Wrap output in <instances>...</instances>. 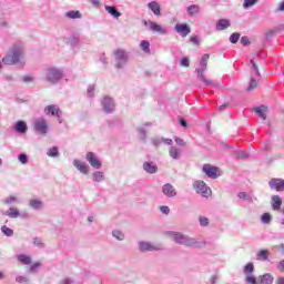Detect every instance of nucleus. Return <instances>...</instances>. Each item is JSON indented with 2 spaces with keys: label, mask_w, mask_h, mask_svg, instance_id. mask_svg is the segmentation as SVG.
Listing matches in <instances>:
<instances>
[{
  "label": "nucleus",
  "mask_w": 284,
  "mask_h": 284,
  "mask_svg": "<svg viewBox=\"0 0 284 284\" xmlns=\"http://www.w3.org/2000/svg\"><path fill=\"white\" fill-rule=\"evenodd\" d=\"M261 221L262 223H264L265 225H270L272 223V215L270 213H264L261 216Z\"/></svg>",
  "instance_id": "nucleus-43"
},
{
  "label": "nucleus",
  "mask_w": 284,
  "mask_h": 284,
  "mask_svg": "<svg viewBox=\"0 0 284 284\" xmlns=\"http://www.w3.org/2000/svg\"><path fill=\"white\" fill-rule=\"evenodd\" d=\"M165 236L169 239H172L174 243L178 245H184V247H193L194 250H203V247L207 246L206 241H200L195 237H191L187 235H184L183 233L174 232V231H168L165 232Z\"/></svg>",
  "instance_id": "nucleus-1"
},
{
  "label": "nucleus",
  "mask_w": 284,
  "mask_h": 284,
  "mask_svg": "<svg viewBox=\"0 0 284 284\" xmlns=\"http://www.w3.org/2000/svg\"><path fill=\"white\" fill-rule=\"evenodd\" d=\"M236 159H250V153L246 151H240L236 153Z\"/></svg>",
  "instance_id": "nucleus-54"
},
{
  "label": "nucleus",
  "mask_w": 284,
  "mask_h": 284,
  "mask_svg": "<svg viewBox=\"0 0 284 284\" xmlns=\"http://www.w3.org/2000/svg\"><path fill=\"white\" fill-rule=\"evenodd\" d=\"M245 283L246 284H260L257 281H256V277L254 275H246L245 277Z\"/></svg>",
  "instance_id": "nucleus-50"
},
{
  "label": "nucleus",
  "mask_w": 284,
  "mask_h": 284,
  "mask_svg": "<svg viewBox=\"0 0 284 284\" xmlns=\"http://www.w3.org/2000/svg\"><path fill=\"white\" fill-rule=\"evenodd\" d=\"M199 223L201 227H207V225H210V219H207L206 216H200Z\"/></svg>",
  "instance_id": "nucleus-47"
},
{
  "label": "nucleus",
  "mask_w": 284,
  "mask_h": 284,
  "mask_svg": "<svg viewBox=\"0 0 284 284\" xmlns=\"http://www.w3.org/2000/svg\"><path fill=\"white\" fill-rule=\"evenodd\" d=\"M245 276H252L254 274V263L250 262L244 266Z\"/></svg>",
  "instance_id": "nucleus-37"
},
{
  "label": "nucleus",
  "mask_w": 284,
  "mask_h": 284,
  "mask_svg": "<svg viewBox=\"0 0 284 284\" xmlns=\"http://www.w3.org/2000/svg\"><path fill=\"white\" fill-rule=\"evenodd\" d=\"M4 216H9V219H19V216H21V212H19V209L17 207H9L4 212Z\"/></svg>",
  "instance_id": "nucleus-29"
},
{
  "label": "nucleus",
  "mask_w": 284,
  "mask_h": 284,
  "mask_svg": "<svg viewBox=\"0 0 284 284\" xmlns=\"http://www.w3.org/2000/svg\"><path fill=\"white\" fill-rule=\"evenodd\" d=\"M176 145H180L181 148H185V141L181 138H175L174 139Z\"/></svg>",
  "instance_id": "nucleus-57"
},
{
  "label": "nucleus",
  "mask_w": 284,
  "mask_h": 284,
  "mask_svg": "<svg viewBox=\"0 0 284 284\" xmlns=\"http://www.w3.org/2000/svg\"><path fill=\"white\" fill-rule=\"evenodd\" d=\"M47 154H48L51 159H57L58 156H60L59 148L52 146L51 149H49V151L47 152Z\"/></svg>",
  "instance_id": "nucleus-39"
},
{
  "label": "nucleus",
  "mask_w": 284,
  "mask_h": 284,
  "mask_svg": "<svg viewBox=\"0 0 284 284\" xmlns=\"http://www.w3.org/2000/svg\"><path fill=\"white\" fill-rule=\"evenodd\" d=\"M174 30L175 32H178V34L182 36L183 38L187 37V34L192 32V29H190V26H187L186 23L176 24L174 27Z\"/></svg>",
  "instance_id": "nucleus-17"
},
{
  "label": "nucleus",
  "mask_w": 284,
  "mask_h": 284,
  "mask_svg": "<svg viewBox=\"0 0 284 284\" xmlns=\"http://www.w3.org/2000/svg\"><path fill=\"white\" fill-rule=\"evenodd\" d=\"M240 39H241V33H232L230 36L231 43H239Z\"/></svg>",
  "instance_id": "nucleus-51"
},
{
  "label": "nucleus",
  "mask_w": 284,
  "mask_h": 284,
  "mask_svg": "<svg viewBox=\"0 0 284 284\" xmlns=\"http://www.w3.org/2000/svg\"><path fill=\"white\" fill-rule=\"evenodd\" d=\"M16 283H26V284H30V277L23 276V275H18V276L16 277Z\"/></svg>",
  "instance_id": "nucleus-46"
},
{
  "label": "nucleus",
  "mask_w": 284,
  "mask_h": 284,
  "mask_svg": "<svg viewBox=\"0 0 284 284\" xmlns=\"http://www.w3.org/2000/svg\"><path fill=\"white\" fill-rule=\"evenodd\" d=\"M275 284H284V276L277 277Z\"/></svg>",
  "instance_id": "nucleus-64"
},
{
  "label": "nucleus",
  "mask_w": 284,
  "mask_h": 284,
  "mask_svg": "<svg viewBox=\"0 0 284 284\" xmlns=\"http://www.w3.org/2000/svg\"><path fill=\"white\" fill-rule=\"evenodd\" d=\"M258 3V0H244L243 8L244 10H248V8H252V6H256Z\"/></svg>",
  "instance_id": "nucleus-44"
},
{
  "label": "nucleus",
  "mask_w": 284,
  "mask_h": 284,
  "mask_svg": "<svg viewBox=\"0 0 284 284\" xmlns=\"http://www.w3.org/2000/svg\"><path fill=\"white\" fill-rule=\"evenodd\" d=\"M138 132H139V134H140V139H141L142 141H145V139H146V131H145V128H143V126L138 128Z\"/></svg>",
  "instance_id": "nucleus-53"
},
{
  "label": "nucleus",
  "mask_w": 284,
  "mask_h": 284,
  "mask_svg": "<svg viewBox=\"0 0 284 284\" xmlns=\"http://www.w3.org/2000/svg\"><path fill=\"white\" fill-rule=\"evenodd\" d=\"M87 97H89L90 99H92V97H94V85L91 84L88 87Z\"/></svg>",
  "instance_id": "nucleus-55"
},
{
  "label": "nucleus",
  "mask_w": 284,
  "mask_h": 284,
  "mask_svg": "<svg viewBox=\"0 0 284 284\" xmlns=\"http://www.w3.org/2000/svg\"><path fill=\"white\" fill-rule=\"evenodd\" d=\"M254 113L260 116L263 121L267 119V106L261 105L253 109Z\"/></svg>",
  "instance_id": "nucleus-27"
},
{
  "label": "nucleus",
  "mask_w": 284,
  "mask_h": 284,
  "mask_svg": "<svg viewBox=\"0 0 284 284\" xmlns=\"http://www.w3.org/2000/svg\"><path fill=\"white\" fill-rule=\"evenodd\" d=\"M139 252H162L163 245L162 244H152L151 242L141 241L138 243Z\"/></svg>",
  "instance_id": "nucleus-5"
},
{
  "label": "nucleus",
  "mask_w": 284,
  "mask_h": 284,
  "mask_svg": "<svg viewBox=\"0 0 284 284\" xmlns=\"http://www.w3.org/2000/svg\"><path fill=\"white\" fill-rule=\"evenodd\" d=\"M65 17L67 19H81L82 14L79 11L71 10L65 13Z\"/></svg>",
  "instance_id": "nucleus-38"
},
{
  "label": "nucleus",
  "mask_w": 284,
  "mask_h": 284,
  "mask_svg": "<svg viewBox=\"0 0 284 284\" xmlns=\"http://www.w3.org/2000/svg\"><path fill=\"white\" fill-rule=\"evenodd\" d=\"M1 232L4 236H14V231L7 225L1 226Z\"/></svg>",
  "instance_id": "nucleus-41"
},
{
  "label": "nucleus",
  "mask_w": 284,
  "mask_h": 284,
  "mask_svg": "<svg viewBox=\"0 0 284 284\" xmlns=\"http://www.w3.org/2000/svg\"><path fill=\"white\" fill-rule=\"evenodd\" d=\"M189 17H196L201 12V7L199 4H191L186 8Z\"/></svg>",
  "instance_id": "nucleus-30"
},
{
  "label": "nucleus",
  "mask_w": 284,
  "mask_h": 284,
  "mask_svg": "<svg viewBox=\"0 0 284 284\" xmlns=\"http://www.w3.org/2000/svg\"><path fill=\"white\" fill-rule=\"evenodd\" d=\"M182 150L179 149V146H170L169 149V156L173 159L174 161H179L181 159Z\"/></svg>",
  "instance_id": "nucleus-24"
},
{
  "label": "nucleus",
  "mask_w": 284,
  "mask_h": 284,
  "mask_svg": "<svg viewBox=\"0 0 284 284\" xmlns=\"http://www.w3.org/2000/svg\"><path fill=\"white\" fill-rule=\"evenodd\" d=\"M63 79V70L55 68V67H49L44 70V81L45 83H49L50 85H57L59 81Z\"/></svg>",
  "instance_id": "nucleus-4"
},
{
  "label": "nucleus",
  "mask_w": 284,
  "mask_h": 284,
  "mask_svg": "<svg viewBox=\"0 0 284 284\" xmlns=\"http://www.w3.org/2000/svg\"><path fill=\"white\" fill-rule=\"evenodd\" d=\"M142 26L148 28V30H150V32H154L156 34H168V28L161 27V24H159L154 21L142 20Z\"/></svg>",
  "instance_id": "nucleus-8"
},
{
  "label": "nucleus",
  "mask_w": 284,
  "mask_h": 284,
  "mask_svg": "<svg viewBox=\"0 0 284 284\" xmlns=\"http://www.w3.org/2000/svg\"><path fill=\"white\" fill-rule=\"evenodd\" d=\"M252 70L255 71V74L257 77H261V72L258 71V65H256V62L254 60H251Z\"/></svg>",
  "instance_id": "nucleus-56"
},
{
  "label": "nucleus",
  "mask_w": 284,
  "mask_h": 284,
  "mask_svg": "<svg viewBox=\"0 0 284 284\" xmlns=\"http://www.w3.org/2000/svg\"><path fill=\"white\" fill-rule=\"evenodd\" d=\"M17 261H19V263H22V265H30V263H32V257H30V255L19 254L17 256Z\"/></svg>",
  "instance_id": "nucleus-35"
},
{
  "label": "nucleus",
  "mask_w": 284,
  "mask_h": 284,
  "mask_svg": "<svg viewBox=\"0 0 284 284\" xmlns=\"http://www.w3.org/2000/svg\"><path fill=\"white\" fill-rule=\"evenodd\" d=\"M26 51L23 50V45L13 44L6 55L2 58V63L4 65H26Z\"/></svg>",
  "instance_id": "nucleus-2"
},
{
  "label": "nucleus",
  "mask_w": 284,
  "mask_h": 284,
  "mask_svg": "<svg viewBox=\"0 0 284 284\" xmlns=\"http://www.w3.org/2000/svg\"><path fill=\"white\" fill-rule=\"evenodd\" d=\"M160 212L166 215L170 214V206H165V205L160 206Z\"/></svg>",
  "instance_id": "nucleus-59"
},
{
  "label": "nucleus",
  "mask_w": 284,
  "mask_h": 284,
  "mask_svg": "<svg viewBox=\"0 0 284 284\" xmlns=\"http://www.w3.org/2000/svg\"><path fill=\"white\" fill-rule=\"evenodd\" d=\"M18 160L22 165H26L28 163V155L26 153H20Z\"/></svg>",
  "instance_id": "nucleus-52"
},
{
  "label": "nucleus",
  "mask_w": 284,
  "mask_h": 284,
  "mask_svg": "<svg viewBox=\"0 0 284 284\" xmlns=\"http://www.w3.org/2000/svg\"><path fill=\"white\" fill-rule=\"evenodd\" d=\"M230 26H232V23L230 22L229 19H220L216 22L215 30L217 32H223V30H227V28H230Z\"/></svg>",
  "instance_id": "nucleus-19"
},
{
  "label": "nucleus",
  "mask_w": 284,
  "mask_h": 284,
  "mask_svg": "<svg viewBox=\"0 0 284 284\" xmlns=\"http://www.w3.org/2000/svg\"><path fill=\"white\" fill-rule=\"evenodd\" d=\"M85 159L91 168H94V170H101V168H103L101 160H99V156H97L94 152H88Z\"/></svg>",
  "instance_id": "nucleus-13"
},
{
  "label": "nucleus",
  "mask_w": 284,
  "mask_h": 284,
  "mask_svg": "<svg viewBox=\"0 0 284 284\" xmlns=\"http://www.w3.org/2000/svg\"><path fill=\"white\" fill-rule=\"evenodd\" d=\"M210 284H219V276L212 275L210 278Z\"/></svg>",
  "instance_id": "nucleus-62"
},
{
  "label": "nucleus",
  "mask_w": 284,
  "mask_h": 284,
  "mask_svg": "<svg viewBox=\"0 0 284 284\" xmlns=\"http://www.w3.org/2000/svg\"><path fill=\"white\" fill-rule=\"evenodd\" d=\"M268 187L275 192H284V180L281 178H273L268 181Z\"/></svg>",
  "instance_id": "nucleus-14"
},
{
  "label": "nucleus",
  "mask_w": 284,
  "mask_h": 284,
  "mask_svg": "<svg viewBox=\"0 0 284 284\" xmlns=\"http://www.w3.org/2000/svg\"><path fill=\"white\" fill-rule=\"evenodd\" d=\"M281 205H283V199H281V196L278 195H272L271 197L272 210H274L275 212H278V210H281Z\"/></svg>",
  "instance_id": "nucleus-21"
},
{
  "label": "nucleus",
  "mask_w": 284,
  "mask_h": 284,
  "mask_svg": "<svg viewBox=\"0 0 284 284\" xmlns=\"http://www.w3.org/2000/svg\"><path fill=\"white\" fill-rule=\"evenodd\" d=\"M193 190H195L197 194L204 196V199H207L209 196L212 195V190L207 186V184L204 181L201 180L194 181Z\"/></svg>",
  "instance_id": "nucleus-6"
},
{
  "label": "nucleus",
  "mask_w": 284,
  "mask_h": 284,
  "mask_svg": "<svg viewBox=\"0 0 284 284\" xmlns=\"http://www.w3.org/2000/svg\"><path fill=\"white\" fill-rule=\"evenodd\" d=\"M161 143H165V145H173L174 141L170 138H153L152 139V144L155 148H159V145H161Z\"/></svg>",
  "instance_id": "nucleus-22"
},
{
  "label": "nucleus",
  "mask_w": 284,
  "mask_h": 284,
  "mask_svg": "<svg viewBox=\"0 0 284 284\" xmlns=\"http://www.w3.org/2000/svg\"><path fill=\"white\" fill-rule=\"evenodd\" d=\"M92 181L94 183H103V181H105V174L101 171H95L92 173Z\"/></svg>",
  "instance_id": "nucleus-32"
},
{
  "label": "nucleus",
  "mask_w": 284,
  "mask_h": 284,
  "mask_svg": "<svg viewBox=\"0 0 284 284\" xmlns=\"http://www.w3.org/2000/svg\"><path fill=\"white\" fill-rule=\"evenodd\" d=\"M237 197H240L242 201H248L252 203V195H250L247 192L237 193Z\"/></svg>",
  "instance_id": "nucleus-42"
},
{
  "label": "nucleus",
  "mask_w": 284,
  "mask_h": 284,
  "mask_svg": "<svg viewBox=\"0 0 284 284\" xmlns=\"http://www.w3.org/2000/svg\"><path fill=\"white\" fill-rule=\"evenodd\" d=\"M204 174L209 176V179H219V168L212 164H204L202 168Z\"/></svg>",
  "instance_id": "nucleus-15"
},
{
  "label": "nucleus",
  "mask_w": 284,
  "mask_h": 284,
  "mask_svg": "<svg viewBox=\"0 0 284 284\" xmlns=\"http://www.w3.org/2000/svg\"><path fill=\"white\" fill-rule=\"evenodd\" d=\"M257 85H258V83L256 82V79H254V77H251V82H250L248 87L246 88L247 92H252V90H256Z\"/></svg>",
  "instance_id": "nucleus-45"
},
{
  "label": "nucleus",
  "mask_w": 284,
  "mask_h": 284,
  "mask_svg": "<svg viewBox=\"0 0 284 284\" xmlns=\"http://www.w3.org/2000/svg\"><path fill=\"white\" fill-rule=\"evenodd\" d=\"M260 284H272L274 283V275L266 273L257 277Z\"/></svg>",
  "instance_id": "nucleus-26"
},
{
  "label": "nucleus",
  "mask_w": 284,
  "mask_h": 284,
  "mask_svg": "<svg viewBox=\"0 0 284 284\" xmlns=\"http://www.w3.org/2000/svg\"><path fill=\"white\" fill-rule=\"evenodd\" d=\"M142 26L148 28V30H150V32H154L156 34H168V28L161 27V24H159L154 21L142 20Z\"/></svg>",
  "instance_id": "nucleus-7"
},
{
  "label": "nucleus",
  "mask_w": 284,
  "mask_h": 284,
  "mask_svg": "<svg viewBox=\"0 0 284 284\" xmlns=\"http://www.w3.org/2000/svg\"><path fill=\"white\" fill-rule=\"evenodd\" d=\"M140 48L141 50H143V52H150V41L148 40L141 41Z\"/></svg>",
  "instance_id": "nucleus-48"
},
{
  "label": "nucleus",
  "mask_w": 284,
  "mask_h": 284,
  "mask_svg": "<svg viewBox=\"0 0 284 284\" xmlns=\"http://www.w3.org/2000/svg\"><path fill=\"white\" fill-rule=\"evenodd\" d=\"M29 207L36 211L43 210V201L39 199H31L29 200Z\"/></svg>",
  "instance_id": "nucleus-28"
},
{
  "label": "nucleus",
  "mask_w": 284,
  "mask_h": 284,
  "mask_svg": "<svg viewBox=\"0 0 284 284\" xmlns=\"http://www.w3.org/2000/svg\"><path fill=\"white\" fill-rule=\"evenodd\" d=\"M104 10H106V12H109V14H111V17H113L114 19H119V17H121L122 14L114 6H105Z\"/></svg>",
  "instance_id": "nucleus-31"
},
{
  "label": "nucleus",
  "mask_w": 284,
  "mask_h": 284,
  "mask_svg": "<svg viewBox=\"0 0 284 284\" xmlns=\"http://www.w3.org/2000/svg\"><path fill=\"white\" fill-rule=\"evenodd\" d=\"M181 65H182L183 68H190V60H189L187 58H183V59L181 60Z\"/></svg>",
  "instance_id": "nucleus-61"
},
{
  "label": "nucleus",
  "mask_w": 284,
  "mask_h": 284,
  "mask_svg": "<svg viewBox=\"0 0 284 284\" xmlns=\"http://www.w3.org/2000/svg\"><path fill=\"white\" fill-rule=\"evenodd\" d=\"M240 43L242 45H250V38L247 37H242L241 40H240Z\"/></svg>",
  "instance_id": "nucleus-60"
},
{
  "label": "nucleus",
  "mask_w": 284,
  "mask_h": 284,
  "mask_svg": "<svg viewBox=\"0 0 284 284\" xmlns=\"http://www.w3.org/2000/svg\"><path fill=\"white\" fill-rule=\"evenodd\" d=\"M22 81H23L24 83H32V81H34V78L31 77V75H23V77H22Z\"/></svg>",
  "instance_id": "nucleus-58"
},
{
  "label": "nucleus",
  "mask_w": 284,
  "mask_h": 284,
  "mask_svg": "<svg viewBox=\"0 0 284 284\" xmlns=\"http://www.w3.org/2000/svg\"><path fill=\"white\" fill-rule=\"evenodd\" d=\"M114 57H115V68H118L119 70L125 68L129 59L128 52H125V50L123 49H118L114 52Z\"/></svg>",
  "instance_id": "nucleus-9"
},
{
  "label": "nucleus",
  "mask_w": 284,
  "mask_h": 284,
  "mask_svg": "<svg viewBox=\"0 0 284 284\" xmlns=\"http://www.w3.org/2000/svg\"><path fill=\"white\" fill-rule=\"evenodd\" d=\"M102 110L105 114H112L114 112V100L111 97L105 95L101 101Z\"/></svg>",
  "instance_id": "nucleus-12"
},
{
  "label": "nucleus",
  "mask_w": 284,
  "mask_h": 284,
  "mask_svg": "<svg viewBox=\"0 0 284 284\" xmlns=\"http://www.w3.org/2000/svg\"><path fill=\"white\" fill-rule=\"evenodd\" d=\"M13 129L18 134H26V132H28V123H26V121L20 120L16 122Z\"/></svg>",
  "instance_id": "nucleus-20"
},
{
  "label": "nucleus",
  "mask_w": 284,
  "mask_h": 284,
  "mask_svg": "<svg viewBox=\"0 0 284 284\" xmlns=\"http://www.w3.org/2000/svg\"><path fill=\"white\" fill-rule=\"evenodd\" d=\"M162 194L168 199H174V196H176V189H174V185L165 183L162 186Z\"/></svg>",
  "instance_id": "nucleus-16"
},
{
  "label": "nucleus",
  "mask_w": 284,
  "mask_h": 284,
  "mask_svg": "<svg viewBox=\"0 0 284 284\" xmlns=\"http://www.w3.org/2000/svg\"><path fill=\"white\" fill-rule=\"evenodd\" d=\"M268 257H270V251L267 250H261L256 255L257 261H267Z\"/></svg>",
  "instance_id": "nucleus-36"
},
{
  "label": "nucleus",
  "mask_w": 284,
  "mask_h": 284,
  "mask_svg": "<svg viewBox=\"0 0 284 284\" xmlns=\"http://www.w3.org/2000/svg\"><path fill=\"white\" fill-rule=\"evenodd\" d=\"M277 270H280V272H284V260L280 261L277 264Z\"/></svg>",
  "instance_id": "nucleus-63"
},
{
  "label": "nucleus",
  "mask_w": 284,
  "mask_h": 284,
  "mask_svg": "<svg viewBox=\"0 0 284 284\" xmlns=\"http://www.w3.org/2000/svg\"><path fill=\"white\" fill-rule=\"evenodd\" d=\"M112 237L116 239V241H124L125 234H123L120 230H113L112 231Z\"/></svg>",
  "instance_id": "nucleus-40"
},
{
  "label": "nucleus",
  "mask_w": 284,
  "mask_h": 284,
  "mask_svg": "<svg viewBox=\"0 0 284 284\" xmlns=\"http://www.w3.org/2000/svg\"><path fill=\"white\" fill-rule=\"evenodd\" d=\"M143 170L146 174H156V172H159V166H156L154 162H144Z\"/></svg>",
  "instance_id": "nucleus-23"
},
{
  "label": "nucleus",
  "mask_w": 284,
  "mask_h": 284,
  "mask_svg": "<svg viewBox=\"0 0 284 284\" xmlns=\"http://www.w3.org/2000/svg\"><path fill=\"white\" fill-rule=\"evenodd\" d=\"M32 243L36 245V247H45V244H43V240L41 237H33Z\"/></svg>",
  "instance_id": "nucleus-49"
},
{
  "label": "nucleus",
  "mask_w": 284,
  "mask_h": 284,
  "mask_svg": "<svg viewBox=\"0 0 284 284\" xmlns=\"http://www.w3.org/2000/svg\"><path fill=\"white\" fill-rule=\"evenodd\" d=\"M3 205H17L19 197L16 195H9L2 200Z\"/></svg>",
  "instance_id": "nucleus-33"
},
{
  "label": "nucleus",
  "mask_w": 284,
  "mask_h": 284,
  "mask_svg": "<svg viewBox=\"0 0 284 284\" xmlns=\"http://www.w3.org/2000/svg\"><path fill=\"white\" fill-rule=\"evenodd\" d=\"M44 114L47 116H57L59 123H63L61 120V116L63 115V111H61L60 108L57 106V104H51L44 108Z\"/></svg>",
  "instance_id": "nucleus-11"
},
{
  "label": "nucleus",
  "mask_w": 284,
  "mask_h": 284,
  "mask_svg": "<svg viewBox=\"0 0 284 284\" xmlns=\"http://www.w3.org/2000/svg\"><path fill=\"white\" fill-rule=\"evenodd\" d=\"M148 8L155 17H161V4H159V2L151 1L148 3Z\"/></svg>",
  "instance_id": "nucleus-25"
},
{
  "label": "nucleus",
  "mask_w": 284,
  "mask_h": 284,
  "mask_svg": "<svg viewBox=\"0 0 284 284\" xmlns=\"http://www.w3.org/2000/svg\"><path fill=\"white\" fill-rule=\"evenodd\" d=\"M73 165L81 174H90V166L85 164V162H81L80 160H73Z\"/></svg>",
  "instance_id": "nucleus-18"
},
{
  "label": "nucleus",
  "mask_w": 284,
  "mask_h": 284,
  "mask_svg": "<svg viewBox=\"0 0 284 284\" xmlns=\"http://www.w3.org/2000/svg\"><path fill=\"white\" fill-rule=\"evenodd\" d=\"M207 61H210V54L205 53L203 54L201 61H200V69H196L197 78L200 81L204 82V85H211V88H219V83L207 80L204 75L205 70H207Z\"/></svg>",
  "instance_id": "nucleus-3"
},
{
  "label": "nucleus",
  "mask_w": 284,
  "mask_h": 284,
  "mask_svg": "<svg viewBox=\"0 0 284 284\" xmlns=\"http://www.w3.org/2000/svg\"><path fill=\"white\" fill-rule=\"evenodd\" d=\"M80 42L81 37L79 36V33H73L69 37V43L70 45H72V48H77V45H79Z\"/></svg>",
  "instance_id": "nucleus-34"
},
{
  "label": "nucleus",
  "mask_w": 284,
  "mask_h": 284,
  "mask_svg": "<svg viewBox=\"0 0 284 284\" xmlns=\"http://www.w3.org/2000/svg\"><path fill=\"white\" fill-rule=\"evenodd\" d=\"M33 128L38 132V134H43V135L48 134V129H49L48 120H45L44 118L36 119L33 123Z\"/></svg>",
  "instance_id": "nucleus-10"
}]
</instances>
